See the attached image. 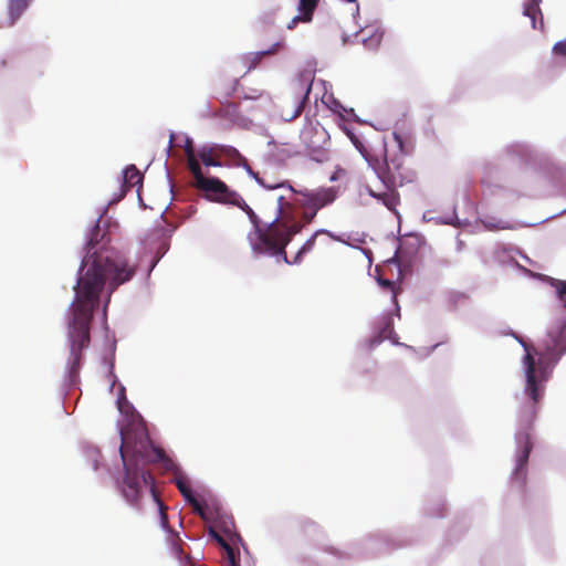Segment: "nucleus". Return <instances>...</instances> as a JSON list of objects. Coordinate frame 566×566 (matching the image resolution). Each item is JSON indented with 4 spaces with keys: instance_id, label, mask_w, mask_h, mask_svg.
Returning <instances> with one entry per match:
<instances>
[{
    "instance_id": "1",
    "label": "nucleus",
    "mask_w": 566,
    "mask_h": 566,
    "mask_svg": "<svg viewBox=\"0 0 566 566\" xmlns=\"http://www.w3.org/2000/svg\"><path fill=\"white\" fill-rule=\"evenodd\" d=\"M96 254L91 265L80 275L75 290V297L67 312V343L70 348V375H77L83 350L91 343V322L94 310L99 305V295L108 284L109 293L119 285L130 281L136 274L137 265L126 258L112 254Z\"/></svg>"
},
{
    "instance_id": "2",
    "label": "nucleus",
    "mask_w": 566,
    "mask_h": 566,
    "mask_svg": "<svg viewBox=\"0 0 566 566\" xmlns=\"http://www.w3.org/2000/svg\"><path fill=\"white\" fill-rule=\"evenodd\" d=\"M122 444L119 448L124 465V475L118 481V490L122 496L132 506L139 509L140 501L146 492H150L159 504L163 523L167 524L166 506L159 500L154 485V476L146 464L161 463L164 469L172 470L174 461L165 450L154 446L145 428L122 430Z\"/></svg>"
},
{
    "instance_id": "3",
    "label": "nucleus",
    "mask_w": 566,
    "mask_h": 566,
    "mask_svg": "<svg viewBox=\"0 0 566 566\" xmlns=\"http://www.w3.org/2000/svg\"><path fill=\"white\" fill-rule=\"evenodd\" d=\"M347 135L359 153L366 158L369 167H371L381 182V187L374 188L368 186V193L380 201L388 210L398 214L397 207L400 203V196L397 188L413 180L412 171L405 166L403 156L388 157L385 154L384 159L380 160L377 157L370 156L363 143L353 133L347 132Z\"/></svg>"
},
{
    "instance_id": "4",
    "label": "nucleus",
    "mask_w": 566,
    "mask_h": 566,
    "mask_svg": "<svg viewBox=\"0 0 566 566\" xmlns=\"http://www.w3.org/2000/svg\"><path fill=\"white\" fill-rule=\"evenodd\" d=\"M276 217L266 224L268 240L273 248H269L268 255L279 256L283 262L289 263L286 247L293 237L303 229V223L296 218V207L294 198L290 195L279 196L276 199Z\"/></svg>"
},
{
    "instance_id": "5",
    "label": "nucleus",
    "mask_w": 566,
    "mask_h": 566,
    "mask_svg": "<svg viewBox=\"0 0 566 566\" xmlns=\"http://www.w3.org/2000/svg\"><path fill=\"white\" fill-rule=\"evenodd\" d=\"M522 346L525 349V356L523 364L525 367V394L533 401V409L535 405L541 400L544 386L543 384L548 379V366L545 363L543 354L535 350V348L527 343L521 340Z\"/></svg>"
},
{
    "instance_id": "6",
    "label": "nucleus",
    "mask_w": 566,
    "mask_h": 566,
    "mask_svg": "<svg viewBox=\"0 0 566 566\" xmlns=\"http://www.w3.org/2000/svg\"><path fill=\"white\" fill-rule=\"evenodd\" d=\"M237 199L239 200H232L230 203L242 209L247 213L253 226V230L248 234V240L251 245V249L255 253L266 254L269 248H273V245L270 244L268 240L266 226H261L260 218L255 214L253 209L243 200V198L239 193H237Z\"/></svg>"
},
{
    "instance_id": "7",
    "label": "nucleus",
    "mask_w": 566,
    "mask_h": 566,
    "mask_svg": "<svg viewBox=\"0 0 566 566\" xmlns=\"http://www.w3.org/2000/svg\"><path fill=\"white\" fill-rule=\"evenodd\" d=\"M300 140L310 156H321L328 142V134L318 122L307 119L300 132Z\"/></svg>"
},
{
    "instance_id": "8",
    "label": "nucleus",
    "mask_w": 566,
    "mask_h": 566,
    "mask_svg": "<svg viewBox=\"0 0 566 566\" xmlns=\"http://www.w3.org/2000/svg\"><path fill=\"white\" fill-rule=\"evenodd\" d=\"M196 188L205 192L209 200L222 203H230L237 199V192L229 189V187L219 178L203 177L196 185Z\"/></svg>"
},
{
    "instance_id": "9",
    "label": "nucleus",
    "mask_w": 566,
    "mask_h": 566,
    "mask_svg": "<svg viewBox=\"0 0 566 566\" xmlns=\"http://www.w3.org/2000/svg\"><path fill=\"white\" fill-rule=\"evenodd\" d=\"M517 442L520 444V452L516 459V465L514 469V478L521 480L522 483L526 476V465L533 444L528 432H521L517 434Z\"/></svg>"
},
{
    "instance_id": "10",
    "label": "nucleus",
    "mask_w": 566,
    "mask_h": 566,
    "mask_svg": "<svg viewBox=\"0 0 566 566\" xmlns=\"http://www.w3.org/2000/svg\"><path fill=\"white\" fill-rule=\"evenodd\" d=\"M312 84H313V82H311V83H307V81L300 82V92H298V96L296 97V99L293 103V106H294L293 109H291V111L282 109V112H281V117L284 120L291 122V120L297 118L302 114L305 103L308 98L310 92L312 90Z\"/></svg>"
},
{
    "instance_id": "11",
    "label": "nucleus",
    "mask_w": 566,
    "mask_h": 566,
    "mask_svg": "<svg viewBox=\"0 0 566 566\" xmlns=\"http://www.w3.org/2000/svg\"><path fill=\"white\" fill-rule=\"evenodd\" d=\"M103 238L104 233L101 234V227L98 223H96L92 229L87 241V254L82 262V271H85L91 265L92 261L96 258V254H94V252H96L97 254H103L102 252H98V250L96 249V247Z\"/></svg>"
},
{
    "instance_id": "12",
    "label": "nucleus",
    "mask_w": 566,
    "mask_h": 566,
    "mask_svg": "<svg viewBox=\"0 0 566 566\" xmlns=\"http://www.w3.org/2000/svg\"><path fill=\"white\" fill-rule=\"evenodd\" d=\"M542 0H530L524 4L523 14L531 19V24L533 29H544L543 14L539 9V3Z\"/></svg>"
},
{
    "instance_id": "13",
    "label": "nucleus",
    "mask_w": 566,
    "mask_h": 566,
    "mask_svg": "<svg viewBox=\"0 0 566 566\" xmlns=\"http://www.w3.org/2000/svg\"><path fill=\"white\" fill-rule=\"evenodd\" d=\"M311 193L314 200V209L317 210L331 205L336 198V193L333 188L319 189L311 191Z\"/></svg>"
},
{
    "instance_id": "14",
    "label": "nucleus",
    "mask_w": 566,
    "mask_h": 566,
    "mask_svg": "<svg viewBox=\"0 0 566 566\" xmlns=\"http://www.w3.org/2000/svg\"><path fill=\"white\" fill-rule=\"evenodd\" d=\"M319 234H329V232L327 230H317L311 238H308L304 243L303 245L300 248V250L297 251L296 255L294 256L293 261H290L289 260V263L287 264H298L301 263L303 256L306 254V253H310L314 247H315V241H316V238L319 235Z\"/></svg>"
},
{
    "instance_id": "15",
    "label": "nucleus",
    "mask_w": 566,
    "mask_h": 566,
    "mask_svg": "<svg viewBox=\"0 0 566 566\" xmlns=\"http://www.w3.org/2000/svg\"><path fill=\"white\" fill-rule=\"evenodd\" d=\"M218 154L227 157L235 166H245L247 159L232 146L217 145Z\"/></svg>"
},
{
    "instance_id": "16",
    "label": "nucleus",
    "mask_w": 566,
    "mask_h": 566,
    "mask_svg": "<svg viewBox=\"0 0 566 566\" xmlns=\"http://www.w3.org/2000/svg\"><path fill=\"white\" fill-rule=\"evenodd\" d=\"M186 155H187L188 167L195 178V185H196L199 180H201L205 177V175H203L201 167L195 156V151H193L191 144H189L186 147Z\"/></svg>"
},
{
    "instance_id": "17",
    "label": "nucleus",
    "mask_w": 566,
    "mask_h": 566,
    "mask_svg": "<svg viewBox=\"0 0 566 566\" xmlns=\"http://www.w3.org/2000/svg\"><path fill=\"white\" fill-rule=\"evenodd\" d=\"M287 190L290 195L294 198L295 203H297V207L302 209H314V200L312 198L311 191L297 192L291 186L287 187Z\"/></svg>"
},
{
    "instance_id": "18",
    "label": "nucleus",
    "mask_w": 566,
    "mask_h": 566,
    "mask_svg": "<svg viewBox=\"0 0 566 566\" xmlns=\"http://www.w3.org/2000/svg\"><path fill=\"white\" fill-rule=\"evenodd\" d=\"M142 181H143V175L134 165L128 166L124 170V186L126 188H132L137 185H140Z\"/></svg>"
},
{
    "instance_id": "19",
    "label": "nucleus",
    "mask_w": 566,
    "mask_h": 566,
    "mask_svg": "<svg viewBox=\"0 0 566 566\" xmlns=\"http://www.w3.org/2000/svg\"><path fill=\"white\" fill-rule=\"evenodd\" d=\"M200 160L208 167H220L221 163L216 158V156H220L218 154L217 146L209 149H201L198 154Z\"/></svg>"
},
{
    "instance_id": "20",
    "label": "nucleus",
    "mask_w": 566,
    "mask_h": 566,
    "mask_svg": "<svg viewBox=\"0 0 566 566\" xmlns=\"http://www.w3.org/2000/svg\"><path fill=\"white\" fill-rule=\"evenodd\" d=\"M552 338L553 345L547 346L548 354L557 353L559 356L566 352V339L563 338V329H559L557 335L551 332L548 335Z\"/></svg>"
},
{
    "instance_id": "21",
    "label": "nucleus",
    "mask_w": 566,
    "mask_h": 566,
    "mask_svg": "<svg viewBox=\"0 0 566 566\" xmlns=\"http://www.w3.org/2000/svg\"><path fill=\"white\" fill-rule=\"evenodd\" d=\"M32 0H9V13L12 22L18 20Z\"/></svg>"
},
{
    "instance_id": "22",
    "label": "nucleus",
    "mask_w": 566,
    "mask_h": 566,
    "mask_svg": "<svg viewBox=\"0 0 566 566\" xmlns=\"http://www.w3.org/2000/svg\"><path fill=\"white\" fill-rule=\"evenodd\" d=\"M318 0H300L298 11L303 15V22H311Z\"/></svg>"
},
{
    "instance_id": "23",
    "label": "nucleus",
    "mask_w": 566,
    "mask_h": 566,
    "mask_svg": "<svg viewBox=\"0 0 566 566\" xmlns=\"http://www.w3.org/2000/svg\"><path fill=\"white\" fill-rule=\"evenodd\" d=\"M283 45H284L283 42H276L269 50L259 51V52L254 53L252 61H251L250 69L255 67L261 62V60L263 57L276 54L279 52V50H281L283 48Z\"/></svg>"
},
{
    "instance_id": "24",
    "label": "nucleus",
    "mask_w": 566,
    "mask_h": 566,
    "mask_svg": "<svg viewBox=\"0 0 566 566\" xmlns=\"http://www.w3.org/2000/svg\"><path fill=\"white\" fill-rule=\"evenodd\" d=\"M175 484L187 502H190L192 499L196 497L193 495V492H192L190 485H189L188 480L185 476H182V475L176 476Z\"/></svg>"
},
{
    "instance_id": "25",
    "label": "nucleus",
    "mask_w": 566,
    "mask_h": 566,
    "mask_svg": "<svg viewBox=\"0 0 566 566\" xmlns=\"http://www.w3.org/2000/svg\"><path fill=\"white\" fill-rule=\"evenodd\" d=\"M329 108L333 113L337 114L343 119H347L352 116H355V112L353 108L347 109L345 106L340 104V102L333 99L329 104Z\"/></svg>"
},
{
    "instance_id": "26",
    "label": "nucleus",
    "mask_w": 566,
    "mask_h": 566,
    "mask_svg": "<svg viewBox=\"0 0 566 566\" xmlns=\"http://www.w3.org/2000/svg\"><path fill=\"white\" fill-rule=\"evenodd\" d=\"M551 285L555 289L560 301L565 302L566 296V281L558 279H549Z\"/></svg>"
},
{
    "instance_id": "27",
    "label": "nucleus",
    "mask_w": 566,
    "mask_h": 566,
    "mask_svg": "<svg viewBox=\"0 0 566 566\" xmlns=\"http://www.w3.org/2000/svg\"><path fill=\"white\" fill-rule=\"evenodd\" d=\"M188 503L192 506L193 512L197 513L201 518L206 521L210 520L206 509L196 497Z\"/></svg>"
},
{
    "instance_id": "28",
    "label": "nucleus",
    "mask_w": 566,
    "mask_h": 566,
    "mask_svg": "<svg viewBox=\"0 0 566 566\" xmlns=\"http://www.w3.org/2000/svg\"><path fill=\"white\" fill-rule=\"evenodd\" d=\"M303 212H302V223H303V227L305 224H310L313 219L315 218L316 213H317V209H302Z\"/></svg>"
},
{
    "instance_id": "29",
    "label": "nucleus",
    "mask_w": 566,
    "mask_h": 566,
    "mask_svg": "<svg viewBox=\"0 0 566 566\" xmlns=\"http://www.w3.org/2000/svg\"><path fill=\"white\" fill-rule=\"evenodd\" d=\"M209 534L216 539V542L226 551L231 545L220 535L218 534L213 528H210Z\"/></svg>"
},
{
    "instance_id": "30",
    "label": "nucleus",
    "mask_w": 566,
    "mask_h": 566,
    "mask_svg": "<svg viewBox=\"0 0 566 566\" xmlns=\"http://www.w3.org/2000/svg\"><path fill=\"white\" fill-rule=\"evenodd\" d=\"M553 52L557 55L566 56V40L557 42L553 48Z\"/></svg>"
},
{
    "instance_id": "31",
    "label": "nucleus",
    "mask_w": 566,
    "mask_h": 566,
    "mask_svg": "<svg viewBox=\"0 0 566 566\" xmlns=\"http://www.w3.org/2000/svg\"><path fill=\"white\" fill-rule=\"evenodd\" d=\"M226 553H227V559H228L230 566H235V563H239V562L235 558L234 549L230 546L229 548L226 549Z\"/></svg>"
},
{
    "instance_id": "32",
    "label": "nucleus",
    "mask_w": 566,
    "mask_h": 566,
    "mask_svg": "<svg viewBox=\"0 0 566 566\" xmlns=\"http://www.w3.org/2000/svg\"><path fill=\"white\" fill-rule=\"evenodd\" d=\"M298 22H303V15L300 14V15H296L294 17L291 22L287 24V29L292 30L295 28V25L298 23Z\"/></svg>"
},
{
    "instance_id": "33",
    "label": "nucleus",
    "mask_w": 566,
    "mask_h": 566,
    "mask_svg": "<svg viewBox=\"0 0 566 566\" xmlns=\"http://www.w3.org/2000/svg\"><path fill=\"white\" fill-rule=\"evenodd\" d=\"M259 182H260L264 188H268V189L283 188V187L285 186L284 184H280V185H270V184H265L263 180H259Z\"/></svg>"
},
{
    "instance_id": "34",
    "label": "nucleus",
    "mask_w": 566,
    "mask_h": 566,
    "mask_svg": "<svg viewBox=\"0 0 566 566\" xmlns=\"http://www.w3.org/2000/svg\"><path fill=\"white\" fill-rule=\"evenodd\" d=\"M380 283H381V285L387 286V287L394 286V283L389 280H381Z\"/></svg>"
},
{
    "instance_id": "35",
    "label": "nucleus",
    "mask_w": 566,
    "mask_h": 566,
    "mask_svg": "<svg viewBox=\"0 0 566 566\" xmlns=\"http://www.w3.org/2000/svg\"><path fill=\"white\" fill-rule=\"evenodd\" d=\"M235 85H237V81L233 82V86L230 88V91H228L224 95L226 97H229L231 95V93L235 90Z\"/></svg>"
},
{
    "instance_id": "36",
    "label": "nucleus",
    "mask_w": 566,
    "mask_h": 566,
    "mask_svg": "<svg viewBox=\"0 0 566 566\" xmlns=\"http://www.w3.org/2000/svg\"><path fill=\"white\" fill-rule=\"evenodd\" d=\"M174 134L170 135V139H169V144H168V149H170L172 147V144H174Z\"/></svg>"
},
{
    "instance_id": "37",
    "label": "nucleus",
    "mask_w": 566,
    "mask_h": 566,
    "mask_svg": "<svg viewBox=\"0 0 566 566\" xmlns=\"http://www.w3.org/2000/svg\"><path fill=\"white\" fill-rule=\"evenodd\" d=\"M235 566H240V564H239V563H235Z\"/></svg>"
}]
</instances>
